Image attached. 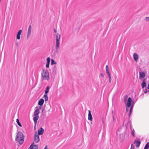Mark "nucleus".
I'll use <instances>...</instances> for the list:
<instances>
[{"label":"nucleus","instance_id":"obj_1","mask_svg":"<svg viewBox=\"0 0 149 149\" xmlns=\"http://www.w3.org/2000/svg\"><path fill=\"white\" fill-rule=\"evenodd\" d=\"M117 137L121 142H123L125 138V130L123 128L118 129L117 132Z\"/></svg>","mask_w":149,"mask_h":149},{"label":"nucleus","instance_id":"obj_2","mask_svg":"<svg viewBox=\"0 0 149 149\" xmlns=\"http://www.w3.org/2000/svg\"><path fill=\"white\" fill-rule=\"evenodd\" d=\"M15 141H17L20 144L23 143L24 141V137L23 133L19 132H18L16 136Z\"/></svg>","mask_w":149,"mask_h":149},{"label":"nucleus","instance_id":"obj_3","mask_svg":"<svg viewBox=\"0 0 149 149\" xmlns=\"http://www.w3.org/2000/svg\"><path fill=\"white\" fill-rule=\"evenodd\" d=\"M42 76L44 79L48 80L49 78V73L47 70H43V72L42 73Z\"/></svg>","mask_w":149,"mask_h":149},{"label":"nucleus","instance_id":"obj_4","mask_svg":"<svg viewBox=\"0 0 149 149\" xmlns=\"http://www.w3.org/2000/svg\"><path fill=\"white\" fill-rule=\"evenodd\" d=\"M61 36L58 33H57L56 35V49L58 50L59 47V41L60 38Z\"/></svg>","mask_w":149,"mask_h":149},{"label":"nucleus","instance_id":"obj_5","mask_svg":"<svg viewBox=\"0 0 149 149\" xmlns=\"http://www.w3.org/2000/svg\"><path fill=\"white\" fill-rule=\"evenodd\" d=\"M40 141L39 137L36 132L34 135V141L36 143H38Z\"/></svg>","mask_w":149,"mask_h":149},{"label":"nucleus","instance_id":"obj_6","mask_svg":"<svg viewBox=\"0 0 149 149\" xmlns=\"http://www.w3.org/2000/svg\"><path fill=\"white\" fill-rule=\"evenodd\" d=\"M126 112H127L128 111L129 109L128 107H130V97H129L127 100V102L126 104Z\"/></svg>","mask_w":149,"mask_h":149},{"label":"nucleus","instance_id":"obj_7","mask_svg":"<svg viewBox=\"0 0 149 149\" xmlns=\"http://www.w3.org/2000/svg\"><path fill=\"white\" fill-rule=\"evenodd\" d=\"M31 25L29 26V27L28 29L27 34V38L29 39L31 35Z\"/></svg>","mask_w":149,"mask_h":149},{"label":"nucleus","instance_id":"obj_8","mask_svg":"<svg viewBox=\"0 0 149 149\" xmlns=\"http://www.w3.org/2000/svg\"><path fill=\"white\" fill-rule=\"evenodd\" d=\"M146 75L145 73L143 71L139 72V78L140 79L144 78Z\"/></svg>","mask_w":149,"mask_h":149},{"label":"nucleus","instance_id":"obj_9","mask_svg":"<svg viewBox=\"0 0 149 149\" xmlns=\"http://www.w3.org/2000/svg\"><path fill=\"white\" fill-rule=\"evenodd\" d=\"M133 58L136 62L137 63L139 59V55L136 53H134L133 55Z\"/></svg>","mask_w":149,"mask_h":149},{"label":"nucleus","instance_id":"obj_10","mask_svg":"<svg viewBox=\"0 0 149 149\" xmlns=\"http://www.w3.org/2000/svg\"><path fill=\"white\" fill-rule=\"evenodd\" d=\"M141 143L139 141L135 140L134 142L133 145L136 146V147H138L140 146Z\"/></svg>","mask_w":149,"mask_h":149},{"label":"nucleus","instance_id":"obj_11","mask_svg":"<svg viewBox=\"0 0 149 149\" xmlns=\"http://www.w3.org/2000/svg\"><path fill=\"white\" fill-rule=\"evenodd\" d=\"M34 143H33L31 145L29 148V149H38V146L35 145H33Z\"/></svg>","mask_w":149,"mask_h":149},{"label":"nucleus","instance_id":"obj_12","mask_svg":"<svg viewBox=\"0 0 149 149\" xmlns=\"http://www.w3.org/2000/svg\"><path fill=\"white\" fill-rule=\"evenodd\" d=\"M34 116L33 117V120L34 123H35V128L36 125L37 123V120L39 118V117L38 116Z\"/></svg>","mask_w":149,"mask_h":149},{"label":"nucleus","instance_id":"obj_13","mask_svg":"<svg viewBox=\"0 0 149 149\" xmlns=\"http://www.w3.org/2000/svg\"><path fill=\"white\" fill-rule=\"evenodd\" d=\"M52 71L53 74H55L56 72L57 67L55 65H54L52 69Z\"/></svg>","mask_w":149,"mask_h":149},{"label":"nucleus","instance_id":"obj_14","mask_svg":"<svg viewBox=\"0 0 149 149\" xmlns=\"http://www.w3.org/2000/svg\"><path fill=\"white\" fill-rule=\"evenodd\" d=\"M106 72L107 73V75L108 76L109 78L111 77V74L110 73L109 70V67L108 65H106Z\"/></svg>","mask_w":149,"mask_h":149},{"label":"nucleus","instance_id":"obj_15","mask_svg":"<svg viewBox=\"0 0 149 149\" xmlns=\"http://www.w3.org/2000/svg\"><path fill=\"white\" fill-rule=\"evenodd\" d=\"M22 31L21 30H19L17 32V39L18 40L20 39V35L22 33Z\"/></svg>","mask_w":149,"mask_h":149},{"label":"nucleus","instance_id":"obj_16","mask_svg":"<svg viewBox=\"0 0 149 149\" xmlns=\"http://www.w3.org/2000/svg\"><path fill=\"white\" fill-rule=\"evenodd\" d=\"M44 131V129L42 128L41 127L40 128V129L38 130V135H42L43 134Z\"/></svg>","mask_w":149,"mask_h":149},{"label":"nucleus","instance_id":"obj_17","mask_svg":"<svg viewBox=\"0 0 149 149\" xmlns=\"http://www.w3.org/2000/svg\"><path fill=\"white\" fill-rule=\"evenodd\" d=\"M88 119L89 120H90L91 121H92L93 120V117L91 114V111L90 110H89L88 111Z\"/></svg>","mask_w":149,"mask_h":149},{"label":"nucleus","instance_id":"obj_18","mask_svg":"<svg viewBox=\"0 0 149 149\" xmlns=\"http://www.w3.org/2000/svg\"><path fill=\"white\" fill-rule=\"evenodd\" d=\"M146 86L145 79H144L141 84V86L142 88H143Z\"/></svg>","mask_w":149,"mask_h":149},{"label":"nucleus","instance_id":"obj_19","mask_svg":"<svg viewBox=\"0 0 149 149\" xmlns=\"http://www.w3.org/2000/svg\"><path fill=\"white\" fill-rule=\"evenodd\" d=\"M44 100L42 99H41L38 102V104L40 106H42L43 104Z\"/></svg>","mask_w":149,"mask_h":149},{"label":"nucleus","instance_id":"obj_20","mask_svg":"<svg viewBox=\"0 0 149 149\" xmlns=\"http://www.w3.org/2000/svg\"><path fill=\"white\" fill-rule=\"evenodd\" d=\"M40 113L39 109H36L34 113V116H38V114Z\"/></svg>","mask_w":149,"mask_h":149},{"label":"nucleus","instance_id":"obj_21","mask_svg":"<svg viewBox=\"0 0 149 149\" xmlns=\"http://www.w3.org/2000/svg\"><path fill=\"white\" fill-rule=\"evenodd\" d=\"M43 97L44 98L45 101H47L48 100V97L47 94H45L44 95Z\"/></svg>","mask_w":149,"mask_h":149},{"label":"nucleus","instance_id":"obj_22","mask_svg":"<svg viewBox=\"0 0 149 149\" xmlns=\"http://www.w3.org/2000/svg\"><path fill=\"white\" fill-rule=\"evenodd\" d=\"M50 88V87L49 86H48L46 88V90L45 91V93L46 94H47V93L49 92V90Z\"/></svg>","mask_w":149,"mask_h":149},{"label":"nucleus","instance_id":"obj_23","mask_svg":"<svg viewBox=\"0 0 149 149\" xmlns=\"http://www.w3.org/2000/svg\"><path fill=\"white\" fill-rule=\"evenodd\" d=\"M149 148V142H148L145 146L144 149H148Z\"/></svg>","mask_w":149,"mask_h":149},{"label":"nucleus","instance_id":"obj_24","mask_svg":"<svg viewBox=\"0 0 149 149\" xmlns=\"http://www.w3.org/2000/svg\"><path fill=\"white\" fill-rule=\"evenodd\" d=\"M16 122H17V124H18V125L20 127H22V125L21 124V123L19 122V119L18 118H17L16 119Z\"/></svg>","mask_w":149,"mask_h":149},{"label":"nucleus","instance_id":"obj_25","mask_svg":"<svg viewBox=\"0 0 149 149\" xmlns=\"http://www.w3.org/2000/svg\"><path fill=\"white\" fill-rule=\"evenodd\" d=\"M56 62H55L54 60L52 59H51V65H53V64H56Z\"/></svg>","mask_w":149,"mask_h":149},{"label":"nucleus","instance_id":"obj_26","mask_svg":"<svg viewBox=\"0 0 149 149\" xmlns=\"http://www.w3.org/2000/svg\"><path fill=\"white\" fill-rule=\"evenodd\" d=\"M127 98H128V96L127 95H125V98H124V102H125V103L126 104H127L126 102L127 101Z\"/></svg>","mask_w":149,"mask_h":149},{"label":"nucleus","instance_id":"obj_27","mask_svg":"<svg viewBox=\"0 0 149 149\" xmlns=\"http://www.w3.org/2000/svg\"><path fill=\"white\" fill-rule=\"evenodd\" d=\"M134 132H135L134 130V129H133V130H132V131L131 133L133 137L135 136Z\"/></svg>","mask_w":149,"mask_h":149},{"label":"nucleus","instance_id":"obj_28","mask_svg":"<svg viewBox=\"0 0 149 149\" xmlns=\"http://www.w3.org/2000/svg\"><path fill=\"white\" fill-rule=\"evenodd\" d=\"M47 107L48 108V111L49 112L50 110V109L51 108V107L50 105H49L47 106Z\"/></svg>","mask_w":149,"mask_h":149},{"label":"nucleus","instance_id":"obj_29","mask_svg":"<svg viewBox=\"0 0 149 149\" xmlns=\"http://www.w3.org/2000/svg\"><path fill=\"white\" fill-rule=\"evenodd\" d=\"M143 91L145 93H146L148 91H148L146 89H145L143 90Z\"/></svg>","mask_w":149,"mask_h":149},{"label":"nucleus","instance_id":"obj_30","mask_svg":"<svg viewBox=\"0 0 149 149\" xmlns=\"http://www.w3.org/2000/svg\"><path fill=\"white\" fill-rule=\"evenodd\" d=\"M50 58H49V57H48L47 59V62L50 63Z\"/></svg>","mask_w":149,"mask_h":149},{"label":"nucleus","instance_id":"obj_31","mask_svg":"<svg viewBox=\"0 0 149 149\" xmlns=\"http://www.w3.org/2000/svg\"><path fill=\"white\" fill-rule=\"evenodd\" d=\"M49 63H47H47H46V67L47 68H49Z\"/></svg>","mask_w":149,"mask_h":149},{"label":"nucleus","instance_id":"obj_32","mask_svg":"<svg viewBox=\"0 0 149 149\" xmlns=\"http://www.w3.org/2000/svg\"><path fill=\"white\" fill-rule=\"evenodd\" d=\"M109 82L110 83H111V81H112V78H111V77H110L109 78Z\"/></svg>","mask_w":149,"mask_h":149},{"label":"nucleus","instance_id":"obj_33","mask_svg":"<svg viewBox=\"0 0 149 149\" xmlns=\"http://www.w3.org/2000/svg\"><path fill=\"white\" fill-rule=\"evenodd\" d=\"M145 20L146 21H148L149 20V17H147L145 19Z\"/></svg>","mask_w":149,"mask_h":149},{"label":"nucleus","instance_id":"obj_34","mask_svg":"<svg viewBox=\"0 0 149 149\" xmlns=\"http://www.w3.org/2000/svg\"><path fill=\"white\" fill-rule=\"evenodd\" d=\"M132 100H131V112L132 111V108H133V105H132Z\"/></svg>","mask_w":149,"mask_h":149},{"label":"nucleus","instance_id":"obj_35","mask_svg":"<svg viewBox=\"0 0 149 149\" xmlns=\"http://www.w3.org/2000/svg\"><path fill=\"white\" fill-rule=\"evenodd\" d=\"M100 76L102 77H104V74H103V73H101L100 74Z\"/></svg>","mask_w":149,"mask_h":149},{"label":"nucleus","instance_id":"obj_36","mask_svg":"<svg viewBox=\"0 0 149 149\" xmlns=\"http://www.w3.org/2000/svg\"><path fill=\"white\" fill-rule=\"evenodd\" d=\"M44 149H48L47 145L45 146Z\"/></svg>","mask_w":149,"mask_h":149},{"label":"nucleus","instance_id":"obj_37","mask_svg":"<svg viewBox=\"0 0 149 149\" xmlns=\"http://www.w3.org/2000/svg\"><path fill=\"white\" fill-rule=\"evenodd\" d=\"M41 106H39L38 107V109L40 110L41 109Z\"/></svg>","mask_w":149,"mask_h":149},{"label":"nucleus","instance_id":"obj_38","mask_svg":"<svg viewBox=\"0 0 149 149\" xmlns=\"http://www.w3.org/2000/svg\"><path fill=\"white\" fill-rule=\"evenodd\" d=\"M54 31L55 33L56 32V30L55 29H54Z\"/></svg>","mask_w":149,"mask_h":149},{"label":"nucleus","instance_id":"obj_39","mask_svg":"<svg viewBox=\"0 0 149 149\" xmlns=\"http://www.w3.org/2000/svg\"><path fill=\"white\" fill-rule=\"evenodd\" d=\"M130 110H129V113L128 115L129 116H130Z\"/></svg>","mask_w":149,"mask_h":149},{"label":"nucleus","instance_id":"obj_40","mask_svg":"<svg viewBox=\"0 0 149 149\" xmlns=\"http://www.w3.org/2000/svg\"><path fill=\"white\" fill-rule=\"evenodd\" d=\"M147 88L149 89V84H148Z\"/></svg>","mask_w":149,"mask_h":149},{"label":"nucleus","instance_id":"obj_41","mask_svg":"<svg viewBox=\"0 0 149 149\" xmlns=\"http://www.w3.org/2000/svg\"><path fill=\"white\" fill-rule=\"evenodd\" d=\"M132 146H133V145H132L131 146V149H132ZM133 149H134V148H133Z\"/></svg>","mask_w":149,"mask_h":149},{"label":"nucleus","instance_id":"obj_42","mask_svg":"<svg viewBox=\"0 0 149 149\" xmlns=\"http://www.w3.org/2000/svg\"><path fill=\"white\" fill-rule=\"evenodd\" d=\"M16 45H17V46L18 45V44L17 43H16Z\"/></svg>","mask_w":149,"mask_h":149},{"label":"nucleus","instance_id":"obj_43","mask_svg":"<svg viewBox=\"0 0 149 149\" xmlns=\"http://www.w3.org/2000/svg\"><path fill=\"white\" fill-rule=\"evenodd\" d=\"M129 123L130 125V122H129Z\"/></svg>","mask_w":149,"mask_h":149},{"label":"nucleus","instance_id":"obj_44","mask_svg":"<svg viewBox=\"0 0 149 149\" xmlns=\"http://www.w3.org/2000/svg\"><path fill=\"white\" fill-rule=\"evenodd\" d=\"M113 119H114V117H113Z\"/></svg>","mask_w":149,"mask_h":149},{"label":"nucleus","instance_id":"obj_45","mask_svg":"<svg viewBox=\"0 0 149 149\" xmlns=\"http://www.w3.org/2000/svg\"><path fill=\"white\" fill-rule=\"evenodd\" d=\"M91 124H92V122H91Z\"/></svg>","mask_w":149,"mask_h":149}]
</instances>
